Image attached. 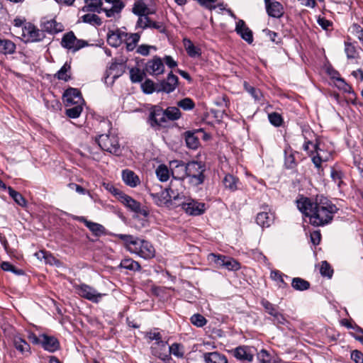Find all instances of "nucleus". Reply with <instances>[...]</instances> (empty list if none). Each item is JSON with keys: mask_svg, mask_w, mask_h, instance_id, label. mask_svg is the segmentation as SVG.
I'll list each match as a JSON object with an SVG mask.
<instances>
[{"mask_svg": "<svg viewBox=\"0 0 363 363\" xmlns=\"http://www.w3.org/2000/svg\"><path fill=\"white\" fill-rule=\"evenodd\" d=\"M55 77L59 80L68 82L71 79V65L65 62L60 69L55 74Z\"/></svg>", "mask_w": 363, "mask_h": 363, "instance_id": "35", "label": "nucleus"}, {"mask_svg": "<svg viewBox=\"0 0 363 363\" xmlns=\"http://www.w3.org/2000/svg\"><path fill=\"white\" fill-rule=\"evenodd\" d=\"M141 88L144 93L150 94L154 91H156L157 83H155L152 80L147 79L141 84Z\"/></svg>", "mask_w": 363, "mask_h": 363, "instance_id": "52", "label": "nucleus"}, {"mask_svg": "<svg viewBox=\"0 0 363 363\" xmlns=\"http://www.w3.org/2000/svg\"><path fill=\"white\" fill-rule=\"evenodd\" d=\"M97 143L100 147L106 152L116 155L120 153L118 139L115 135L102 134L99 136Z\"/></svg>", "mask_w": 363, "mask_h": 363, "instance_id": "6", "label": "nucleus"}, {"mask_svg": "<svg viewBox=\"0 0 363 363\" xmlns=\"http://www.w3.org/2000/svg\"><path fill=\"white\" fill-rule=\"evenodd\" d=\"M42 347L50 352H55L60 349L59 340L54 336L42 334Z\"/></svg>", "mask_w": 363, "mask_h": 363, "instance_id": "24", "label": "nucleus"}, {"mask_svg": "<svg viewBox=\"0 0 363 363\" xmlns=\"http://www.w3.org/2000/svg\"><path fill=\"white\" fill-rule=\"evenodd\" d=\"M177 106L184 111H190L195 107V103L190 98H184L177 102Z\"/></svg>", "mask_w": 363, "mask_h": 363, "instance_id": "56", "label": "nucleus"}, {"mask_svg": "<svg viewBox=\"0 0 363 363\" xmlns=\"http://www.w3.org/2000/svg\"><path fill=\"white\" fill-rule=\"evenodd\" d=\"M261 304L264 308L266 313L271 315V320L277 328H281L282 326L289 328L291 323L281 312L279 311L277 306L270 303L266 299L261 301Z\"/></svg>", "mask_w": 363, "mask_h": 363, "instance_id": "3", "label": "nucleus"}, {"mask_svg": "<svg viewBox=\"0 0 363 363\" xmlns=\"http://www.w3.org/2000/svg\"><path fill=\"white\" fill-rule=\"evenodd\" d=\"M284 277L286 279L289 278L287 275H285L279 270L274 269L271 271L270 278L277 282L279 288L284 289L288 287L287 283L284 281Z\"/></svg>", "mask_w": 363, "mask_h": 363, "instance_id": "34", "label": "nucleus"}, {"mask_svg": "<svg viewBox=\"0 0 363 363\" xmlns=\"http://www.w3.org/2000/svg\"><path fill=\"white\" fill-rule=\"evenodd\" d=\"M178 82V77L170 72L165 79L157 83L156 92L172 93L177 87Z\"/></svg>", "mask_w": 363, "mask_h": 363, "instance_id": "13", "label": "nucleus"}, {"mask_svg": "<svg viewBox=\"0 0 363 363\" xmlns=\"http://www.w3.org/2000/svg\"><path fill=\"white\" fill-rule=\"evenodd\" d=\"M145 72L150 75L157 77L164 73V65L162 60L158 56H154L148 60L145 67Z\"/></svg>", "mask_w": 363, "mask_h": 363, "instance_id": "15", "label": "nucleus"}, {"mask_svg": "<svg viewBox=\"0 0 363 363\" xmlns=\"http://www.w3.org/2000/svg\"><path fill=\"white\" fill-rule=\"evenodd\" d=\"M156 175L160 182H167L169 178V171L167 166L160 164L156 169Z\"/></svg>", "mask_w": 363, "mask_h": 363, "instance_id": "49", "label": "nucleus"}, {"mask_svg": "<svg viewBox=\"0 0 363 363\" xmlns=\"http://www.w3.org/2000/svg\"><path fill=\"white\" fill-rule=\"evenodd\" d=\"M76 219L79 222L83 223L86 227L88 228L89 230L91 231V233L96 236H100L105 233V228L99 223L88 220L84 216L77 217Z\"/></svg>", "mask_w": 363, "mask_h": 363, "instance_id": "26", "label": "nucleus"}, {"mask_svg": "<svg viewBox=\"0 0 363 363\" xmlns=\"http://www.w3.org/2000/svg\"><path fill=\"white\" fill-rule=\"evenodd\" d=\"M202 359L204 363H228L227 357L218 351L204 352Z\"/></svg>", "mask_w": 363, "mask_h": 363, "instance_id": "25", "label": "nucleus"}, {"mask_svg": "<svg viewBox=\"0 0 363 363\" xmlns=\"http://www.w3.org/2000/svg\"><path fill=\"white\" fill-rule=\"evenodd\" d=\"M63 101L66 107L84 103L81 92L75 88H69L64 92Z\"/></svg>", "mask_w": 363, "mask_h": 363, "instance_id": "16", "label": "nucleus"}, {"mask_svg": "<svg viewBox=\"0 0 363 363\" xmlns=\"http://www.w3.org/2000/svg\"><path fill=\"white\" fill-rule=\"evenodd\" d=\"M336 81L337 83V86L340 89H342L345 92L352 93L354 95V93L353 91H352V87L349 84H347L343 79H342L340 77H337L336 79Z\"/></svg>", "mask_w": 363, "mask_h": 363, "instance_id": "63", "label": "nucleus"}, {"mask_svg": "<svg viewBox=\"0 0 363 363\" xmlns=\"http://www.w3.org/2000/svg\"><path fill=\"white\" fill-rule=\"evenodd\" d=\"M16 45L13 42L8 39L0 38V53L4 55H11L16 51Z\"/></svg>", "mask_w": 363, "mask_h": 363, "instance_id": "33", "label": "nucleus"}, {"mask_svg": "<svg viewBox=\"0 0 363 363\" xmlns=\"http://www.w3.org/2000/svg\"><path fill=\"white\" fill-rule=\"evenodd\" d=\"M103 4V0H84V6L82 8V11L101 13L104 9Z\"/></svg>", "mask_w": 363, "mask_h": 363, "instance_id": "27", "label": "nucleus"}, {"mask_svg": "<svg viewBox=\"0 0 363 363\" xmlns=\"http://www.w3.org/2000/svg\"><path fill=\"white\" fill-rule=\"evenodd\" d=\"M345 51L347 58L354 59L356 57L357 50L355 47L352 44L350 43H345Z\"/></svg>", "mask_w": 363, "mask_h": 363, "instance_id": "60", "label": "nucleus"}, {"mask_svg": "<svg viewBox=\"0 0 363 363\" xmlns=\"http://www.w3.org/2000/svg\"><path fill=\"white\" fill-rule=\"evenodd\" d=\"M148 16L149 15L139 16L137 23H136V26L138 28H140L142 29H145V28H149L150 25L151 19Z\"/></svg>", "mask_w": 363, "mask_h": 363, "instance_id": "59", "label": "nucleus"}, {"mask_svg": "<svg viewBox=\"0 0 363 363\" xmlns=\"http://www.w3.org/2000/svg\"><path fill=\"white\" fill-rule=\"evenodd\" d=\"M147 122L152 128L162 126L167 123L164 110L159 106H153L150 109Z\"/></svg>", "mask_w": 363, "mask_h": 363, "instance_id": "11", "label": "nucleus"}, {"mask_svg": "<svg viewBox=\"0 0 363 363\" xmlns=\"http://www.w3.org/2000/svg\"><path fill=\"white\" fill-rule=\"evenodd\" d=\"M140 38V35L138 33H128L127 37H124V39L125 40V48L128 51L130 52L133 51L138 43L139 42Z\"/></svg>", "mask_w": 363, "mask_h": 363, "instance_id": "36", "label": "nucleus"}, {"mask_svg": "<svg viewBox=\"0 0 363 363\" xmlns=\"http://www.w3.org/2000/svg\"><path fill=\"white\" fill-rule=\"evenodd\" d=\"M190 321L191 324L198 328H202L207 323L206 318L199 313L194 314L190 318Z\"/></svg>", "mask_w": 363, "mask_h": 363, "instance_id": "53", "label": "nucleus"}, {"mask_svg": "<svg viewBox=\"0 0 363 363\" xmlns=\"http://www.w3.org/2000/svg\"><path fill=\"white\" fill-rule=\"evenodd\" d=\"M122 179L126 185L133 188L137 186L140 183L139 177L133 171L128 169L123 170Z\"/></svg>", "mask_w": 363, "mask_h": 363, "instance_id": "29", "label": "nucleus"}, {"mask_svg": "<svg viewBox=\"0 0 363 363\" xmlns=\"http://www.w3.org/2000/svg\"><path fill=\"white\" fill-rule=\"evenodd\" d=\"M238 182V179L230 174H226L223 180V183L225 189H227L231 191H234L237 190Z\"/></svg>", "mask_w": 363, "mask_h": 363, "instance_id": "41", "label": "nucleus"}, {"mask_svg": "<svg viewBox=\"0 0 363 363\" xmlns=\"http://www.w3.org/2000/svg\"><path fill=\"white\" fill-rule=\"evenodd\" d=\"M180 206L187 214L191 216H199L206 211L204 203L198 202L189 197H186V202H183Z\"/></svg>", "mask_w": 363, "mask_h": 363, "instance_id": "14", "label": "nucleus"}, {"mask_svg": "<svg viewBox=\"0 0 363 363\" xmlns=\"http://www.w3.org/2000/svg\"><path fill=\"white\" fill-rule=\"evenodd\" d=\"M184 190L185 188L182 181H171L169 187L165 189V192L163 194L168 198L171 208L180 206L183 202H186L187 196H185Z\"/></svg>", "mask_w": 363, "mask_h": 363, "instance_id": "2", "label": "nucleus"}, {"mask_svg": "<svg viewBox=\"0 0 363 363\" xmlns=\"http://www.w3.org/2000/svg\"><path fill=\"white\" fill-rule=\"evenodd\" d=\"M351 32L360 41L363 42V29L359 24L354 23L351 26Z\"/></svg>", "mask_w": 363, "mask_h": 363, "instance_id": "61", "label": "nucleus"}, {"mask_svg": "<svg viewBox=\"0 0 363 363\" xmlns=\"http://www.w3.org/2000/svg\"><path fill=\"white\" fill-rule=\"evenodd\" d=\"M130 253L135 254L145 259H150L155 256V249L152 244L145 240L138 238Z\"/></svg>", "mask_w": 363, "mask_h": 363, "instance_id": "5", "label": "nucleus"}, {"mask_svg": "<svg viewBox=\"0 0 363 363\" xmlns=\"http://www.w3.org/2000/svg\"><path fill=\"white\" fill-rule=\"evenodd\" d=\"M116 236L124 242L125 247L130 252V249H132L134 246L135 241L138 238L134 237L131 235H125V234H118Z\"/></svg>", "mask_w": 363, "mask_h": 363, "instance_id": "44", "label": "nucleus"}, {"mask_svg": "<svg viewBox=\"0 0 363 363\" xmlns=\"http://www.w3.org/2000/svg\"><path fill=\"white\" fill-rule=\"evenodd\" d=\"M235 30L247 43L251 44L253 42L252 31L247 26L243 20L239 19L236 22Z\"/></svg>", "mask_w": 363, "mask_h": 363, "instance_id": "21", "label": "nucleus"}, {"mask_svg": "<svg viewBox=\"0 0 363 363\" xmlns=\"http://www.w3.org/2000/svg\"><path fill=\"white\" fill-rule=\"evenodd\" d=\"M320 273L323 277L330 279L333 277V269L327 261H323L320 264Z\"/></svg>", "mask_w": 363, "mask_h": 363, "instance_id": "55", "label": "nucleus"}, {"mask_svg": "<svg viewBox=\"0 0 363 363\" xmlns=\"http://www.w3.org/2000/svg\"><path fill=\"white\" fill-rule=\"evenodd\" d=\"M1 268L4 271L11 272L16 275H23L24 274V271L23 269L15 267L9 262H3L1 264Z\"/></svg>", "mask_w": 363, "mask_h": 363, "instance_id": "54", "label": "nucleus"}, {"mask_svg": "<svg viewBox=\"0 0 363 363\" xmlns=\"http://www.w3.org/2000/svg\"><path fill=\"white\" fill-rule=\"evenodd\" d=\"M183 45L187 55L190 57L196 58L201 55V50L199 47L194 45L193 42L186 38L183 39Z\"/></svg>", "mask_w": 363, "mask_h": 363, "instance_id": "31", "label": "nucleus"}, {"mask_svg": "<svg viewBox=\"0 0 363 363\" xmlns=\"http://www.w3.org/2000/svg\"><path fill=\"white\" fill-rule=\"evenodd\" d=\"M269 122L276 127L281 125L283 119L280 114L276 112H273L268 115Z\"/></svg>", "mask_w": 363, "mask_h": 363, "instance_id": "58", "label": "nucleus"}, {"mask_svg": "<svg viewBox=\"0 0 363 363\" xmlns=\"http://www.w3.org/2000/svg\"><path fill=\"white\" fill-rule=\"evenodd\" d=\"M81 19L82 22L93 26H101L102 24L101 18L95 14V13L84 14L81 17Z\"/></svg>", "mask_w": 363, "mask_h": 363, "instance_id": "43", "label": "nucleus"}, {"mask_svg": "<svg viewBox=\"0 0 363 363\" xmlns=\"http://www.w3.org/2000/svg\"><path fill=\"white\" fill-rule=\"evenodd\" d=\"M165 118L167 121H177L182 116L181 111L179 108L175 106H169L164 110Z\"/></svg>", "mask_w": 363, "mask_h": 363, "instance_id": "40", "label": "nucleus"}, {"mask_svg": "<svg viewBox=\"0 0 363 363\" xmlns=\"http://www.w3.org/2000/svg\"><path fill=\"white\" fill-rule=\"evenodd\" d=\"M185 140L187 147L193 150L196 149L199 145V138L194 133L189 131L185 133Z\"/></svg>", "mask_w": 363, "mask_h": 363, "instance_id": "46", "label": "nucleus"}, {"mask_svg": "<svg viewBox=\"0 0 363 363\" xmlns=\"http://www.w3.org/2000/svg\"><path fill=\"white\" fill-rule=\"evenodd\" d=\"M263 32L272 42L275 43L276 44L280 43L281 39L278 38L277 33L270 30L269 29H264Z\"/></svg>", "mask_w": 363, "mask_h": 363, "instance_id": "64", "label": "nucleus"}, {"mask_svg": "<svg viewBox=\"0 0 363 363\" xmlns=\"http://www.w3.org/2000/svg\"><path fill=\"white\" fill-rule=\"evenodd\" d=\"M145 76L144 71L138 67H133L130 69V78L133 83H139L143 81Z\"/></svg>", "mask_w": 363, "mask_h": 363, "instance_id": "45", "label": "nucleus"}, {"mask_svg": "<svg viewBox=\"0 0 363 363\" xmlns=\"http://www.w3.org/2000/svg\"><path fill=\"white\" fill-rule=\"evenodd\" d=\"M297 207L309 217L310 223L314 226L330 223L338 211L337 206L323 195H317L315 199L301 198L297 201Z\"/></svg>", "mask_w": 363, "mask_h": 363, "instance_id": "1", "label": "nucleus"}, {"mask_svg": "<svg viewBox=\"0 0 363 363\" xmlns=\"http://www.w3.org/2000/svg\"><path fill=\"white\" fill-rule=\"evenodd\" d=\"M145 338L147 339L148 342L155 341V342H160L162 340V334L158 331L157 328H155L145 333Z\"/></svg>", "mask_w": 363, "mask_h": 363, "instance_id": "50", "label": "nucleus"}, {"mask_svg": "<svg viewBox=\"0 0 363 363\" xmlns=\"http://www.w3.org/2000/svg\"><path fill=\"white\" fill-rule=\"evenodd\" d=\"M186 176L189 182L195 186L201 184L204 182V172L206 167L201 162L192 161L186 164Z\"/></svg>", "mask_w": 363, "mask_h": 363, "instance_id": "4", "label": "nucleus"}, {"mask_svg": "<svg viewBox=\"0 0 363 363\" xmlns=\"http://www.w3.org/2000/svg\"><path fill=\"white\" fill-rule=\"evenodd\" d=\"M132 12L138 16H147L155 13V10L149 8L143 0H138L133 4Z\"/></svg>", "mask_w": 363, "mask_h": 363, "instance_id": "30", "label": "nucleus"}, {"mask_svg": "<svg viewBox=\"0 0 363 363\" xmlns=\"http://www.w3.org/2000/svg\"><path fill=\"white\" fill-rule=\"evenodd\" d=\"M150 49L156 50V48L152 45H140L137 48V53L143 55V56H147L150 54Z\"/></svg>", "mask_w": 363, "mask_h": 363, "instance_id": "62", "label": "nucleus"}, {"mask_svg": "<svg viewBox=\"0 0 363 363\" xmlns=\"http://www.w3.org/2000/svg\"><path fill=\"white\" fill-rule=\"evenodd\" d=\"M13 345L23 357H28L31 354L30 345L19 335L13 337Z\"/></svg>", "mask_w": 363, "mask_h": 363, "instance_id": "23", "label": "nucleus"}, {"mask_svg": "<svg viewBox=\"0 0 363 363\" xmlns=\"http://www.w3.org/2000/svg\"><path fill=\"white\" fill-rule=\"evenodd\" d=\"M73 287L76 293L79 296L93 303H99L102 296L104 295L103 294L99 293L92 286L84 283L79 284H75Z\"/></svg>", "mask_w": 363, "mask_h": 363, "instance_id": "7", "label": "nucleus"}, {"mask_svg": "<svg viewBox=\"0 0 363 363\" xmlns=\"http://www.w3.org/2000/svg\"><path fill=\"white\" fill-rule=\"evenodd\" d=\"M172 174L174 180L182 181L186 176V164L182 161L174 160L171 162Z\"/></svg>", "mask_w": 363, "mask_h": 363, "instance_id": "22", "label": "nucleus"}, {"mask_svg": "<svg viewBox=\"0 0 363 363\" xmlns=\"http://www.w3.org/2000/svg\"><path fill=\"white\" fill-rule=\"evenodd\" d=\"M128 33L122 31H110L107 35V43L109 45L118 48L122 43L124 37H127Z\"/></svg>", "mask_w": 363, "mask_h": 363, "instance_id": "28", "label": "nucleus"}, {"mask_svg": "<svg viewBox=\"0 0 363 363\" xmlns=\"http://www.w3.org/2000/svg\"><path fill=\"white\" fill-rule=\"evenodd\" d=\"M167 345V342L164 341L163 340L157 342H154L150 346L151 354L163 362L170 360L172 357L170 354H168V352H167L166 350Z\"/></svg>", "mask_w": 363, "mask_h": 363, "instance_id": "17", "label": "nucleus"}, {"mask_svg": "<svg viewBox=\"0 0 363 363\" xmlns=\"http://www.w3.org/2000/svg\"><path fill=\"white\" fill-rule=\"evenodd\" d=\"M208 260L215 263L218 267H224L228 270H238L240 264L233 258L223 255L211 253L208 255Z\"/></svg>", "mask_w": 363, "mask_h": 363, "instance_id": "9", "label": "nucleus"}, {"mask_svg": "<svg viewBox=\"0 0 363 363\" xmlns=\"http://www.w3.org/2000/svg\"><path fill=\"white\" fill-rule=\"evenodd\" d=\"M310 283L300 277H295L291 280V286L296 291H305L310 288Z\"/></svg>", "mask_w": 363, "mask_h": 363, "instance_id": "39", "label": "nucleus"}, {"mask_svg": "<svg viewBox=\"0 0 363 363\" xmlns=\"http://www.w3.org/2000/svg\"><path fill=\"white\" fill-rule=\"evenodd\" d=\"M45 29L49 33H57L61 30V26L58 24L55 21H48L45 23Z\"/></svg>", "mask_w": 363, "mask_h": 363, "instance_id": "57", "label": "nucleus"}, {"mask_svg": "<svg viewBox=\"0 0 363 363\" xmlns=\"http://www.w3.org/2000/svg\"><path fill=\"white\" fill-rule=\"evenodd\" d=\"M168 354H173L177 358L182 359L185 354L184 346L181 343L174 342L169 345Z\"/></svg>", "mask_w": 363, "mask_h": 363, "instance_id": "38", "label": "nucleus"}, {"mask_svg": "<svg viewBox=\"0 0 363 363\" xmlns=\"http://www.w3.org/2000/svg\"><path fill=\"white\" fill-rule=\"evenodd\" d=\"M83 104H77L72 106L66 107V115L71 118H78L83 110Z\"/></svg>", "mask_w": 363, "mask_h": 363, "instance_id": "42", "label": "nucleus"}, {"mask_svg": "<svg viewBox=\"0 0 363 363\" xmlns=\"http://www.w3.org/2000/svg\"><path fill=\"white\" fill-rule=\"evenodd\" d=\"M119 267L133 272H139L141 269V266L139 262L131 258L122 259Z\"/></svg>", "mask_w": 363, "mask_h": 363, "instance_id": "37", "label": "nucleus"}, {"mask_svg": "<svg viewBox=\"0 0 363 363\" xmlns=\"http://www.w3.org/2000/svg\"><path fill=\"white\" fill-rule=\"evenodd\" d=\"M266 11L272 18H279L283 16L284 10L282 4L276 0H264Z\"/></svg>", "mask_w": 363, "mask_h": 363, "instance_id": "19", "label": "nucleus"}, {"mask_svg": "<svg viewBox=\"0 0 363 363\" xmlns=\"http://www.w3.org/2000/svg\"><path fill=\"white\" fill-rule=\"evenodd\" d=\"M8 193L14 201L21 206L26 205V201L23 196L18 191H15L12 187H8Z\"/></svg>", "mask_w": 363, "mask_h": 363, "instance_id": "48", "label": "nucleus"}, {"mask_svg": "<svg viewBox=\"0 0 363 363\" xmlns=\"http://www.w3.org/2000/svg\"><path fill=\"white\" fill-rule=\"evenodd\" d=\"M104 1L111 5V7L104 6V12L108 18L119 15L125 7V4L122 0H104Z\"/></svg>", "mask_w": 363, "mask_h": 363, "instance_id": "20", "label": "nucleus"}, {"mask_svg": "<svg viewBox=\"0 0 363 363\" xmlns=\"http://www.w3.org/2000/svg\"><path fill=\"white\" fill-rule=\"evenodd\" d=\"M120 201L132 211L140 213L144 217H147L149 214L145 208H141V205L139 202L125 194H124L123 196H121Z\"/></svg>", "mask_w": 363, "mask_h": 363, "instance_id": "18", "label": "nucleus"}, {"mask_svg": "<svg viewBox=\"0 0 363 363\" xmlns=\"http://www.w3.org/2000/svg\"><path fill=\"white\" fill-rule=\"evenodd\" d=\"M22 36L26 42H38L45 37L44 31L39 30L34 25L27 23L22 28Z\"/></svg>", "mask_w": 363, "mask_h": 363, "instance_id": "10", "label": "nucleus"}, {"mask_svg": "<svg viewBox=\"0 0 363 363\" xmlns=\"http://www.w3.org/2000/svg\"><path fill=\"white\" fill-rule=\"evenodd\" d=\"M165 191H162L161 193L157 194H152V196L154 199L155 203L159 206H165L167 207L171 208L170 203H169V199L166 197L165 194H163Z\"/></svg>", "mask_w": 363, "mask_h": 363, "instance_id": "47", "label": "nucleus"}, {"mask_svg": "<svg viewBox=\"0 0 363 363\" xmlns=\"http://www.w3.org/2000/svg\"><path fill=\"white\" fill-rule=\"evenodd\" d=\"M243 86L245 90L249 93L256 101H259L262 98V93L259 89L251 86L248 82H244Z\"/></svg>", "mask_w": 363, "mask_h": 363, "instance_id": "51", "label": "nucleus"}, {"mask_svg": "<svg viewBox=\"0 0 363 363\" xmlns=\"http://www.w3.org/2000/svg\"><path fill=\"white\" fill-rule=\"evenodd\" d=\"M61 44L62 47L74 52L88 45L85 40L77 39L72 31L64 35Z\"/></svg>", "mask_w": 363, "mask_h": 363, "instance_id": "12", "label": "nucleus"}, {"mask_svg": "<svg viewBox=\"0 0 363 363\" xmlns=\"http://www.w3.org/2000/svg\"><path fill=\"white\" fill-rule=\"evenodd\" d=\"M228 352L241 363H251L254 360L255 350L247 345H240L228 350Z\"/></svg>", "mask_w": 363, "mask_h": 363, "instance_id": "8", "label": "nucleus"}, {"mask_svg": "<svg viewBox=\"0 0 363 363\" xmlns=\"http://www.w3.org/2000/svg\"><path fill=\"white\" fill-rule=\"evenodd\" d=\"M274 219V216L272 213L262 211L257 213L256 222L262 228H268L273 223Z\"/></svg>", "mask_w": 363, "mask_h": 363, "instance_id": "32", "label": "nucleus"}]
</instances>
